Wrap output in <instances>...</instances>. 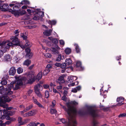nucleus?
I'll return each mask as SVG.
<instances>
[{
  "label": "nucleus",
  "instance_id": "nucleus-23",
  "mask_svg": "<svg viewBox=\"0 0 126 126\" xmlns=\"http://www.w3.org/2000/svg\"><path fill=\"white\" fill-rule=\"evenodd\" d=\"M43 73L42 72H40L37 75L36 79L39 80L42 77Z\"/></svg>",
  "mask_w": 126,
  "mask_h": 126
},
{
  "label": "nucleus",
  "instance_id": "nucleus-12",
  "mask_svg": "<svg viewBox=\"0 0 126 126\" xmlns=\"http://www.w3.org/2000/svg\"><path fill=\"white\" fill-rule=\"evenodd\" d=\"M27 79L28 81V83L32 84L34 81V79H32L31 75H28L27 76Z\"/></svg>",
  "mask_w": 126,
  "mask_h": 126
},
{
  "label": "nucleus",
  "instance_id": "nucleus-54",
  "mask_svg": "<svg viewBox=\"0 0 126 126\" xmlns=\"http://www.w3.org/2000/svg\"><path fill=\"white\" fill-rule=\"evenodd\" d=\"M57 88L58 90L59 91L62 89V85H60L57 86Z\"/></svg>",
  "mask_w": 126,
  "mask_h": 126
},
{
  "label": "nucleus",
  "instance_id": "nucleus-16",
  "mask_svg": "<svg viewBox=\"0 0 126 126\" xmlns=\"http://www.w3.org/2000/svg\"><path fill=\"white\" fill-rule=\"evenodd\" d=\"M76 67L77 68H79L80 70H82L83 68L81 66V63L80 62L78 61L76 63Z\"/></svg>",
  "mask_w": 126,
  "mask_h": 126
},
{
  "label": "nucleus",
  "instance_id": "nucleus-31",
  "mask_svg": "<svg viewBox=\"0 0 126 126\" xmlns=\"http://www.w3.org/2000/svg\"><path fill=\"white\" fill-rule=\"evenodd\" d=\"M23 71V69L21 67H19L17 69V72L18 74L22 73Z\"/></svg>",
  "mask_w": 126,
  "mask_h": 126
},
{
  "label": "nucleus",
  "instance_id": "nucleus-9",
  "mask_svg": "<svg viewBox=\"0 0 126 126\" xmlns=\"http://www.w3.org/2000/svg\"><path fill=\"white\" fill-rule=\"evenodd\" d=\"M9 6L7 4H3L0 3V9L1 11H5L9 9Z\"/></svg>",
  "mask_w": 126,
  "mask_h": 126
},
{
  "label": "nucleus",
  "instance_id": "nucleus-61",
  "mask_svg": "<svg viewBox=\"0 0 126 126\" xmlns=\"http://www.w3.org/2000/svg\"><path fill=\"white\" fill-rule=\"evenodd\" d=\"M4 53L0 49V58L3 55Z\"/></svg>",
  "mask_w": 126,
  "mask_h": 126
},
{
  "label": "nucleus",
  "instance_id": "nucleus-63",
  "mask_svg": "<svg viewBox=\"0 0 126 126\" xmlns=\"http://www.w3.org/2000/svg\"><path fill=\"white\" fill-rule=\"evenodd\" d=\"M6 23L4 22H2L0 23V26H1L2 25H4L6 24Z\"/></svg>",
  "mask_w": 126,
  "mask_h": 126
},
{
  "label": "nucleus",
  "instance_id": "nucleus-26",
  "mask_svg": "<svg viewBox=\"0 0 126 126\" xmlns=\"http://www.w3.org/2000/svg\"><path fill=\"white\" fill-rule=\"evenodd\" d=\"M61 60H63L62 57V55L61 54H59L57 56L56 60L57 62H60Z\"/></svg>",
  "mask_w": 126,
  "mask_h": 126
},
{
  "label": "nucleus",
  "instance_id": "nucleus-39",
  "mask_svg": "<svg viewBox=\"0 0 126 126\" xmlns=\"http://www.w3.org/2000/svg\"><path fill=\"white\" fill-rule=\"evenodd\" d=\"M33 106V105L32 104H31L28 107H27L26 108V109L27 111H28L31 109L32 108Z\"/></svg>",
  "mask_w": 126,
  "mask_h": 126
},
{
  "label": "nucleus",
  "instance_id": "nucleus-17",
  "mask_svg": "<svg viewBox=\"0 0 126 126\" xmlns=\"http://www.w3.org/2000/svg\"><path fill=\"white\" fill-rule=\"evenodd\" d=\"M72 61L70 58L66 59L65 60V63L66 64L70 65L72 63Z\"/></svg>",
  "mask_w": 126,
  "mask_h": 126
},
{
  "label": "nucleus",
  "instance_id": "nucleus-10",
  "mask_svg": "<svg viewBox=\"0 0 126 126\" xmlns=\"http://www.w3.org/2000/svg\"><path fill=\"white\" fill-rule=\"evenodd\" d=\"M60 49V48L57 46L56 48L54 47H52L51 48V50L53 54L57 55L59 54V50Z\"/></svg>",
  "mask_w": 126,
  "mask_h": 126
},
{
  "label": "nucleus",
  "instance_id": "nucleus-34",
  "mask_svg": "<svg viewBox=\"0 0 126 126\" xmlns=\"http://www.w3.org/2000/svg\"><path fill=\"white\" fill-rule=\"evenodd\" d=\"M15 111L14 110L10 111L8 112V114L10 116H12L15 114Z\"/></svg>",
  "mask_w": 126,
  "mask_h": 126
},
{
  "label": "nucleus",
  "instance_id": "nucleus-37",
  "mask_svg": "<svg viewBox=\"0 0 126 126\" xmlns=\"http://www.w3.org/2000/svg\"><path fill=\"white\" fill-rule=\"evenodd\" d=\"M32 99L33 100V103L37 105L39 103L37 100L34 97H32Z\"/></svg>",
  "mask_w": 126,
  "mask_h": 126
},
{
  "label": "nucleus",
  "instance_id": "nucleus-19",
  "mask_svg": "<svg viewBox=\"0 0 126 126\" xmlns=\"http://www.w3.org/2000/svg\"><path fill=\"white\" fill-rule=\"evenodd\" d=\"M5 118L7 120H10V121L11 122L14 121L16 120V119L15 118H10L9 116L7 115H5Z\"/></svg>",
  "mask_w": 126,
  "mask_h": 126
},
{
  "label": "nucleus",
  "instance_id": "nucleus-11",
  "mask_svg": "<svg viewBox=\"0 0 126 126\" xmlns=\"http://www.w3.org/2000/svg\"><path fill=\"white\" fill-rule=\"evenodd\" d=\"M16 70L14 67H12L10 69L9 72V75L11 76H14L15 75Z\"/></svg>",
  "mask_w": 126,
  "mask_h": 126
},
{
  "label": "nucleus",
  "instance_id": "nucleus-14",
  "mask_svg": "<svg viewBox=\"0 0 126 126\" xmlns=\"http://www.w3.org/2000/svg\"><path fill=\"white\" fill-rule=\"evenodd\" d=\"M52 32V30L51 29L47 30L43 32V34L45 35L49 36L51 35Z\"/></svg>",
  "mask_w": 126,
  "mask_h": 126
},
{
  "label": "nucleus",
  "instance_id": "nucleus-64",
  "mask_svg": "<svg viewBox=\"0 0 126 126\" xmlns=\"http://www.w3.org/2000/svg\"><path fill=\"white\" fill-rule=\"evenodd\" d=\"M11 122L10 121H7L5 122V124L7 125H9L10 124Z\"/></svg>",
  "mask_w": 126,
  "mask_h": 126
},
{
  "label": "nucleus",
  "instance_id": "nucleus-8",
  "mask_svg": "<svg viewBox=\"0 0 126 126\" xmlns=\"http://www.w3.org/2000/svg\"><path fill=\"white\" fill-rule=\"evenodd\" d=\"M27 47H28L26 48L25 49V51L26 53V56L27 58L30 59L32 58V54L31 52V49L29 48L30 47H29L28 46Z\"/></svg>",
  "mask_w": 126,
  "mask_h": 126
},
{
  "label": "nucleus",
  "instance_id": "nucleus-6",
  "mask_svg": "<svg viewBox=\"0 0 126 126\" xmlns=\"http://www.w3.org/2000/svg\"><path fill=\"white\" fill-rule=\"evenodd\" d=\"M42 86L40 85V84H37L34 87L35 92L39 97H40L41 96L40 91L42 90Z\"/></svg>",
  "mask_w": 126,
  "mask_h": 126
},
{
  "label": "nucleus",
  "instance_id": "nucleus-50",
  "mask_svg": "<svg viewBox=\"0 0 126 126\" xmlns=\"http://www.w3.org/2000/svg\"><path fill=\"white\" fill-rule=\"evenodd\" d=\"M33 91L32 90H30L28 92V94L29 95H30L32 93Z\"/></svg>",
  "mask_w": 126,
  "mask_h": 126
},
{
  "label": "nucleus",
  "instance_id": "nucleus-53",
  "mask_svg": "<svg viewBox=\"0 0 126 126\" xmlns=\"http://www.w3.org/2000/svg\"><path fill=\"white\" fill-rule=\"evenodd\" d=\"M77 91L76 88H75L72 89L71 92L73 93H76L77 92Z\"/></svg>",
  "mask_w": 126,
  "mask_h": 126
},
{
  "label": "nucleus",
  "instance_id": "nucleus-24",
  "mask_svg": "<svg viewBox=\"0 0 126 126\" xmlns=\"http://www.w3.org/2000/svg\"><path fill=\"white\" fill-rule=\"evenodd\" d=\"M30 3L29 1L27 0H24L22 1L20 3H18V4L19 5H20V4H21L22 5L23 4H30Z\"/></svg>",
  "mask_w": 126,
  "mask_h": 126
},
{
  "label": "nucleus",
  "instance_id": "nucleus-4",
  "mask_svg": "<svg viewBox=\"0 0 126 126\" xmlns=\"http://www.w3.org/2000/svg\"><path fill=\"white\" fill-rule=\"evenodd\" d=\"M8 41H7L6 42L4 41L2 42L0 49L4 53L6 52L9 47H11V45H12V43H8Z\"/></svg>",
  "mask_w": 126,
  "mask_h": 126
},
{
  "label": "nucleus",
  "instance_id": "nucleus-13",
  "mask_svg": "<svg viewBox=\"0 0 126 126\" xmlns=\"http://www.w3.org/2000/svg\"><path fill=\"white\" fill-rule=\"evenodd\" d=\"M57 82L59 83L60 84L64 83L65 81L64 80V78L62 76L59 77L57 80Z\"/></svg>",
  "mask_w": 126,
  "mask_h": 126
},
{
  "label": "nucleus",
  "instance_id": "nucleus-22",
  "mask_svg": "<svg viewBox=\"0 0 126 126\" xmlns=\"http://www.w3.org/2000/svg\"><path fill=\"white\" fill-rule=\"evenodd\" d=\"M67 79L69 83H71L73 82L74 80V76H69L67 78Z\"/></svg>",
  "mask_w": 126,
  "mask_h": 126
},
{
  "label": "nucleus",
  "instance_id": "nucleus-36",
  "mask_svg": "<svg viewBox=\"0 0 126 126\" xmlns=\"http://www.w3.org/2000/svg\"><path fill=\"white\" fill-rule=\"evenodd\" d=\"M45 97L46 98H48L49 96V93L48 91H46L45 93Z\"/></svg>",
  "mask_w": 126,
  "mask_h": 126
},
{
  "label": "nucleus",
  "instance_id": "nucleus-1",
  "mask_svg": "<svg viewBox=\"0 0 126 126\" xmlns=\"http://www.w3.org/2000/svg\"><path fill=\"white\" fill-rule=\"evenodd\" d=\"M61 106L66 111L68 116V122L65 119L62 118L59 119L63 123H66L67 126H76L77 122L75 120V117L77 113L79 115H83L89 114L91 115L94 118L99 116L98 111L94 106L87 107L86 111L80 110L77 112L76 109L71 106L69 104H67L68 108L60 104Z\"/></svg>",
  "mask_w": 126,
  "mask_h": 126
},
{
  "label": "nucleus",
  "instance_id": "nucleus-49",
  "mask_svg": "<svg viewBox=\"0 0 126 126\" xmlns=\"http://www.w3.org/2000/svg\"><path fill=\"white\" fill-rule=\"evenodd\" d=\"M54 65L57 66V67H60V65H61V63H56L54 64Z\"/></svg>",
  "mask_w": 126,
  "mask_h": 126
},
{
  "label": "nucleus",
  "instance_id": "nucleus-38",
  "mask_svg": "<svg viewBox=\"0 0 126 126\" xmlns=\"http://www.w3.org/2000/svg\"><path fill=\"white\" fill-rule=\"evenodd\" d=\"M118 117L119 118L126 117V113H124L120 114L118 115Z\"/></svg>",
  "mask_w": 126,
  "mask_h": 126
},
{
  "label": "nucleus",
  "instance_id": "nucleus-46",
  "mask_svg": "<svg viewBox=\"0 0 126 126\" xmlns=\"http://www.w3.org/2000/svg\"><path fill=\"white\" fill-rule=\"evenodd\" d=\"M55 100H54L52 102V105L50 106L51 108H53L55 105Z\"/></svg>",
  "mask_w": 126,
  "mask_h": 126
},
{
  "label": "nucleus",
  "instance_id": "nucleus-41",
  "mask_svg": "<svg viewBox=\"0 0 126 126\" xmlns=\"http://www.w3.org/2000/svg\"><path fill=\"white\" fill-rule=\"evenodd\" d=\"M7 83V81L6 80H4L1 81V83L2 85H6Z\"/></svg>",
  "mask_w": 126,
  "mask_h": 126
},
{
  "label": "nucleus",
  "instance_id": "nucleus-3",
  "mask_svg": "<svg viewBox=\"0 0 126 126\" xmlns=\"http://www.w3.org/2000/svg\"><path fill=\"white\" fill-rule=\"evenodd\" d=\"M10 39L11 40L12 42H10L12 43V45H11V47H13L14 46H20L22 48H24L28 46L29 47H31V45L30 44L28 40H26V43L24 45H20V42L19 41V40L17 37V36H12Z\"/></svg>",
  "mask_w": 126,
  "mask_h": 126
},
{
  "label": "nucleus",
  "instance_id": "nucleus-55",
  "mask_svg": "<svg viewBox=\"0 0 126 126\" xmlns=\"http://www.w3.org/2000/svg\"><path fill=\"white\" fill-rule=\"evenodd\" d=\"M44 88L46 89H47L49 88V86L48 85L45 84L43 85V86Z\"/></svg>",
  "mask_w": 126,
  "mask_h": 126
},
{
  "label": "nucleus",
  "instance_id": "nucleus-42",
  "mask_svg": "<svg viewBox=\"0 0 126 126\" xmlns=\"http://www.w3.org/2000/svg\"><path fill=\"white\" fill-rule=\"evenodd\" d=\"M44 55L45 56V57L46 58H50L52 56L50 54L48 53H47L45 54Z\"/></svg>",
  "mask_w": 126,
  "mask_h": 126
},
{
  "label": "nucleus",
  "instance_id": "nucleus-40",
  "mask_svg": "<svg viewBox=\"0 0 126 126\" xmlns=\"http://www.w3.org/2000/svg\"><path fill=\"white\" fill-rule=\"evenodd\" d=\"M66 66V64L65 63H63L61 64V65H60V67L62 68H65Z\"/></svg>",
  "mask_w": 126,
  "mask_h": 126
},
{
  "label": "nucleus",
  "instance_id": "nucleus-18",
  "mask_svg": "<svg viewBox=\"0 0 126 126\" xmlns=\"http://www.w3.org/2000/svg\"><path fill=\"white\" fill-rule=\"evenodd\" d=\"M28 113L29 116H33L36 114L35 110H32L29 112Z\"/></svg>",
  "mask_w": 126,
  "mask_h": 126
},
{
  "label": "nucleus",
  "instance_id": "nucleus-20",
  "mask_svg": "<svg viewBox=\"0 0 126 126\" xmlns=\"http://www.w3.org/2000/svg\"><path fill=\"white\" fill-rule=\"evenodd\" d=\"M74 46L75 47V49L77 53H79L80 52V49L78 45L76 44H74Z\"/></svg>",
  "mask_w": 126,
  "mask_h": 126
},
{
  "label": "nucleus",
  "instance_id": "nucleus-57",
  "mask_svg": "<svg viewBox=\"0 0 126 126\" xmlns=\"http://www.w3.org/2000/svg\"><path fill=\"white\" fill-rule=\"evenodd\" d=\"M68 92L66 90H64L63 92V94L64 95L66 96L68 94Z\"/></svg>",
  "mask_w": 126,
  "mask_h": 126
},
{
  "label": "nucleus",
  "instance_id": "nucleus-44",
  "mask_svg": "<svg viewBox=\"0 0 126 126\" xmlns=\"http://www.w3.org/2000/svg\"><path fill=\"white\" fill-rule=\"evenodd\" d=\"M52 42L56 44L58 42V41L57 39H53L52 41Z\"/></svg>",
  "mask_w": 126,
  "mask_h": 126
},
{
  "label": "nucleus",
  "instance_id": "nucleus-2",
  "mask_svg": "<svg viewBox=\"0 0 126 126\" xmlns=\"http://www.w3.org/2000/svg\"><path fill=\"white\" fill-rule=\"evenodd\" d=\"M24 78L19 79L17 81L16 83L11 82L10 84L7 85L6 87L3 89L2 90V95L0 96V104L3 105L6 102H9L11 100V99L7 95L12 94L13 92L11 90L13 89L14 90H16L20 88V86L24 84Z\"/></svg>",
  "mask_w": 126,
  "mask_h": 126
},
{
  "label": "nucleus",
  "instance_id": "nucleus-35",
  "mask_svg": "<svg viewBox=\"0 0 126 126\" xmlns=\"http://www.w3.org/2000/svg\"><path fill=\"white\" fill-rule=\"evenodd\" d=\"M50 113L52 114H56L57 112V111L55 109H50Z\"/></svg>",
  "mask_w": 126,
  "mask_h": 126
},
{
  "label": "nucleus",
  "instance_id": "nucleus-27",
  "mask_svg": "<svg viewBox=\"0 0 126 126\" xmlns=\"http://www.w3.org/2000/svg\"><path fill=\"white\" fill-rule=\"evenodd\" d=\"M31 61L30 60H27L24 61L23 64L28 66L31 63Z\"/></svg>",
  "mask_w": 126,
  "mask_h": 126
},
{
  "label": "nucleus",
  "instance_id": "nucleus-25",
  "mask_svg": "<svg viewBox=\"0 0 126 126\" xmlns=\"http://www.w3.org/2000/svg\"><path fill=\"white\" fill-rule=\"evenodd\" d=\"M37 15H39L38 16L39 17V18L42 17L44 15V14L43 12L42 11H40L38 12L37 13Z\"/></svg>",
  "mask_w": 126,
  "mask_h": 126
},
{
  "label": "nucleus",
  "instance_id": "nucleus-51",
  "mask_svg": "<svg viewBox=\"0 0 126 126\" xmlns=\"http://www.w3.org/2000/svg\"><path fill=\"white\" fill-rule=\"evenodd\" d=\"M60 45H64V41L63 40H60Z\"/></svg>",
  "mask_w": 126,
  "mask_h": 126
},
{
  "label": "nucleus",
  "instance_id": "nucleus-47",
  "mask_svg": "<svg viewBox=\"0 0 126 126\" xmlns=\"http://www.w3.org/2000/svg\"><path fill=\"white\" fill-rule=\"evenodd\" d=\"M67 97L66 96L63 95L62 97V100H63L64 101H66L67 100Z\"/></svg>",
  "mask_w": 126,
  "mask_h": 126
},
{
  "label": "nucleus",
  "instance_id": "nucleus-15",
  "mask_svg": "<svg viewBox=\"0 0 126 126\" xmlns=\"http://www.w3.org/2000/svg\"><path fill=\"white\" fill-rule=\"evenodd\" d=\"M11 60V58L10 55L9 54H6L5 55L4 57V61H9Z\"/></svg>",
  "mask_w": 126,
  "mask_h": 126
},
{
  "label": "nucleus",
  "instance_id": "nucleus-45",
  "mask_svg": "<svg viewBox=\"0 0 126 126\" xmlns=\"http://www.w3.org/2000/svg\"><path fill=\"white\" fill-rule=\"evenodd\" d=\"M39 108L42 109H45V108L44 106L42 105L40 103H39L37 105Z\"/></svg>",
  "mask_w": 126,
  "mask_h": 126
},
{
  "label": "nucleus",
  "instance_id": "nucleus-62",
  "mask_svg": "<svg viewBox=\"0 0 126 126\" xmlns=\"http://www.w3.org/2000/svg\"><path fill=\"white\" fill-rule=\"evenodd\" d=\"M56 23V21L55 20L52 21V25H55Z\"/></svg>",
  "mask_w": 126,
  "mask_h": 126
},
{
  "label": "nucleus",
  "instance_id": "nucleus-32",
  "mask_svg": "<svg viewBox=\"0 0 126 126\" xmlns=\"http://www.w3.org/2000/svg\"><path fill=\"white\" fill-rule=\"evenodd\" d=\"M39 123H36L34 122H32L30 123L29 124V125L30 126H37L38 124H39Z\"/></svg>",
  "mask_w": 126,
  "mask_h": 126
},
{
  "label": "nucleus",
  "instance_id": "nucleus-7",
  "mask_svg": "<svg viewBox=\"0 0 126 126\" xmlns=\"http://www.w3.org/2000/svg\"><path fill=\"white\" fill-rule=\"evenodd\" d=\"M124 98L123 97L120 96L118 97L117 99V101L118 103L116 105L117 106H121L124 104Z\"/></svg>",
  "mask_w": 126,
  "mask_h": 126
},
{
  "label": "nucleus",
  "instance_id": "nucleus-5",
  "mask_svg": "<svg viewBox=\"0 0 126 126\" xmlns=\"http://www.w3.org/2000/svg\"><path fill=\"white\" fill-rule=\"evenodd\" d=\"M18 5H17L13 6V9H10L9 10V12H12V14H14L16 16L21 14L20 11H18V6L19 5L18 4Z\"/></svg>",
  "mask_w": 126,
  "mask_h": 126
},
{
  "label": "nucleus",
  "instance_id": "nucleus-28",
  "mask_svg": "<svg viewBox=\"0 0 126 126\" xmlns=\"http://www.w3.org/2000/svg\"><path fill=\"white\" fill-rule=\"evenodd\" d=\"M64 52L67 55L69 54L71 52V50L70 48H66Z\"/></svg>",
  "mask_w": 126,
  "mask_h": 126
},
{
  "label": "nucleus",
  "instance_id": "nucleus-43",
  "mask_svg": "<svg viewBox=\"0 0 126 126\" xmlns=\"http://www.w3.org/2000/svg\"><path fill=\"white\" fill-rule=\"evenodd\" d=\"M21 37L24 40H26L27 38V36H25L23 33H22L20 35Z\"/></svg>",
  "mask_w": 126,
  "mask_h": 126
},
{
  "label": "nucleus",
  "instance_id": "nucleus-59",
  "mask_svg": "<svg viewBox=\"0 0 126 126\" xmlns=\"http://www.w3.org/2000/svg\"><path fill=\"white\" fill-rule=\"evenodd\" d=\"M81 87L80 86H79L77 87L76 88V89H77V91H79L80 89H81Z\"/></svg>",
  "mask_w": 126,
  "mask_h": 126
},
{
  "label": "nucleus",
  "instance_id": "nucleus-30",
  "mask_svg": "<svg viewBox=\"0 0 126 126\" xmlns=\"http://www.w3.org/2000/svg\"><path fill=\"white\" fill-rule=\"evenodd\" d=\"M2 111L1 110H0V118L1 119H3L5 118V115L3 113V114L2 115Z\"/></svg>",
  "mask_w": 126,
  "mask_h": 126
},
{
  "label": "nucleus",
  "instance_id": "nucleus-58",
  "mask_svg": "<svg viewBox=\"0 0 126 126\" xmlns=\"http://www.w3.org/2000/svg\"><path fill=\"white\" fill-rule=\"evenodd\" d=\"M46 68H47L48 69H50L51 68L52 66L50 64H48L47 65Z\"/></svg>",
  "mask_w": 126,
  "mask_h": 126
},
{
  "label": "nucleus",
  "instance_id": "nucleus-21",
  "mask_svg": "<svg viewBox=\"0 0 126 126\" xmlns=\"http://www.w3.org/2000/svg\"><path fill=\"white\" fill-rule=\"evenodd\" d=\"M22 118L20 117H19L18 118V123L19 124V125H24L26 124L25 122H23L22 121Z\"/></svg>",
  "mask_w": 126,
  "mask_h": 126
},
{
  "label": "nucleus",
  "instance_id": "nucleus-48",
  "mask_svg": "<svg viewBox=\"0 0 126 126\" xmlns=\"http://www.w3.org/2000/svg\"><path fill=\"white\" fill-rule=\"evenodd\" d=\"M33 18V19L35 20H38L39 18V17L38 16V15H37V16H34Z\"/></svg>",
  "mask_w": 126,
  "mask_h": 126
},
{
  "label": "nucleus",
  "instance_id": "nucleus-52",
  "mask_svg": "<svg viewBox=\"0 0 126 126\" xmlns=\"http://www.w3.org/2000/svg\"><path fill=\"white\" fill-rule=\"evenodd\" d=\"M27 111L26 109H25L22 111H21L20 112V113L22 115H23L24 113L26 112Z\"/></svg>",
  "mask_w": 126,
  "mask_h": 126
},
{
  "label": "nucleus",
  "instance_id": "nucleus-29",
  "mask_svg": "<svg viewBox=\"0 0 126 126\" xmlns=\"http://www.w3.org/2000/svg\"><path fill=\"white\" fill-rule=\"evenodd\" d=\"M50 70L47 68H46L44 71L43 74L44 75H47L50 71Z\"/></svg>",
  "mask_w": 126,
  "mask_h": 126
},
{
  "label": "nucleus",
  "instance_id": "nucleus-33",
  "mask_svg": "<svg viewBox=\"0 0 126 126\" xmlns=\"http://www.w3.org/2000/svg\"><path fill=\"white\" fill-rule=\"evenodd\" d=\"M98 123L97 121L95 120L94 119L93 121L92 124V126H96V125ZM104 126V125L102 126Z\"/></svg>",
  "mask_w": 126,
  "mask_h": 126
},
{
  "label": "nucleus",
  "instance_id": "nucleus-60",
  "mask_svg": "<svg viewBox=\"0 0 126 126\" xmlns=\"http://www.w3.org/2000/svg\"><path fill=\"white\" fill-rule=\"evenodd\" d=\"M53 91L54 92L56 93H59V92L58 91H57L55 89H53Z\"/></svg>",
  "mask_w": 126,
  "mask_h": 126
},
{
  "label": "nucleus",
  "instance_id": "nucleus-56",
  "mask_svg": "<svg viewBox=\"0 0 126 126\" xmlns=\"http://www.w3.org/2000/svg\"><path fill=\"white\" fill-rule=\"evenodd\" d=\"M22 116L24 117H29V116L28 114V113H26L24 114H23V115H22Z\"/></svg>",
  "mask_w": 126,
  "mask_h": 126
}]
</instances>
